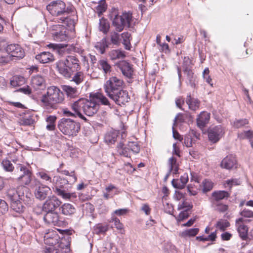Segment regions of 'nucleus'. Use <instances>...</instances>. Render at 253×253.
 <instances>
[{"instance_id":"56","label":"nucleus","mask_w":253,"mask_h":253,"mask_svg":"<svg viewBox=\"0 0 253 253\" xmlns=\"http://www.w3.org/2000/svg\"><path fill=\"white\" fill-rule=\"evenodd\" d=\"M8 210V207L6 202L0 199V214L5 213Z\"/></svg>"},{"instance_id":"52","label":"nucleus","mask_w":253,"mask_h":253,"mask_svg":"<svg viewBox=\"0 0 253 253\" xmlns=\"http://www.w3.org/2000/svg\"><path fill=\"white\" fill-rule=\"evenodd\" d=\"M127 146L129 148V150L134 153H138L140 151V147L137 142H129Z\"/></svg>"},{"instance_id":"43","label":"nucleus","mask_w":253,"mask_h":253,"mask_svg":"<svg viewBox=\"0 0 253 253\" xmlns=\"http://www.w3.org/2000/svg\"><path fill=\"white\" fill-rule=\"evenodd\" d=\"M108 230V225L97 224L93 227V233L97 235L105 233Z\"/></svg>"},{"instance_id":"5","label":"nucleus","mask_w":253,"mask_h":253,"mask_svg":"<svg viewBox=\"0 0 253 253\" xmlns=\"http://www.w3.org/2000/svg\"><path fill=\"white\" fill-rule=\"evenodd\" d=\"M123 84L124 82L121 79L115 76L112 77L104 84L105 91L109 97L122 88Z\"/></svg>"},{"instance_id":"59","label":"nucleus","mask_w":253,"mask_h":253,"mask_svg":"<svg viewBox=\"0 0 253 253\" xmlns=\"http://www.w3.org/2000/svg\"><path fill=\"white\" fill-rule=\"evenodd\" d=\"M106 9V5L104 1H101L96 7V12L99 15L102 14Z\"/></svg>"},{"instance_id":"7","label":"nucleus","mask_w":253,"mask_h":253,"mask_svg":"<svg viewBox=\"0 0 253 253\" xmlns=\"http://www.w3.org/2000/svg\"><path fill=\"white\" fill-rule=\"evenodd\" d=\"M48 11L54 16H65L68 13V8H66L65 2L56 0L51 2L47 6Z\"/></svg>"},{"instance_id":"16","label":"nucleus","mask_w":253,"mask_h":253,"mask_svg":"<svg viewBox=\"0 0 253 253\" xmlns=\"http://www.w3.org/2000/svg\"><path fill=\"white\" fill-rule=\"evenodd\" d=\"M27 189L24 186H20L17 188V190L15 189H10L7 192V196L9 199L19 200L24 201L25 195L24 192Z\"/></svg>"},{"instance_id":"41","label":"nucleus","mask_w":253,"mask_h":253,"mask_svg":"<svg viewBox=\"0 0 253 253\" xmlns=\"http://www.w3.org/2000/svg\"><path fill=\"white\" fill-rule=\"evenodd\" d=\"M168 164L170 171L173 174H176L178 172V166L176 159L173 157H171L169 159Z\"/></svg>"},{"instance_id":"21","label":"nucleus","mask_w":253,"mask_h":253,"mask_svg":"<svg viewBox=\"0 0 253 253\" xmlns=\"http://www.w3.org/2000/svg\"><path fill=\"white\" fill-rule=\"evenodd\" d=\"M221 168L232 169L237 167V163L236 158L232 155H228L224 158L220 163Z\"/></svg>"},{"instance_id":"20","label":"nucleus","mask_w":253,"mask_h":253,"mask_svg":"<svg viewBox=\"0 0 253 253\" xmlns=\"http://www.w3.org/2000/svg\"><path fill=\"white\" fill-rule=\"evenodd\" d=\"M72 110L74 111L77 116L83 120H86V118L82 114V111L84 112V98H80L76 101L71 104Z\"/></svg>"},{"instance_id":"26","label":"nucleus","mask_w":253,"mask_h":253,"mask_svg":"<svg viewBox=\"0 0 253 253\" xmlns=\"http://www.w3.org/2000/svg\"><path fill=\"white\" fill-rule=\"evenodd\" d=\"M210 119V114L207 112H202L197 119V123L200 127H203L208 124Z\"/></svg>"},{"instance_id":"53","label":"nucleus","mask_w":253,"mask_h":253,"mask_svg":"<svg viewBox=\"0 0 253 253\" xmlns=\"http://www.w3.org/2000/svg\"><path fill=\"white\" fill-rule=\"evenodd\" d=\"M3 169L8 171H12L14 169V167L10 161L7 160H3L1 163Z\"/></svg>"},{"instance_id":"54","label":"nucleus","mask_w":253,"mask_h":253,"mask_svg":"<svg viewBox=\"0 0 253 253\" xmlns=\"http://www.w3.org/2000/svg\"><path fill=\"white\" fill-rule=\"evenodd\" d=\"M203 185V191L206 192L210 191L213 188V183L209 180L205 179L202 182Z\"/></svg>"},{"instance_id":"48","label":"nucleus","mask_w":253,"mask_h":253,"mask_svg":"<svg viewBox=\"0 0 253 253\" xmlns=\"http://www.w3.org/2000/svg\"><path fill=\"white\" fill-rule=\"evenodd\" d=\"M199 232L198 228H191L186 230L181 233V236L183 237L195 236Z\"/></svg>"},{"instance_id":"32","label":"nucleus","mask_w":253,"mask_h":253,"mask_svg":"<svg viewBox=\"0 0 253 253\" xmlns=\"http://www.w3.org/2000/svg\"><path fill=\"white\" fill-rule=\"evenodd\" d=\"M122 73L127 78H131L133 74V69L131 66L126 62H123L120 65Z\"/></svg>"},{"instance_id":"6","label":"nucleus","mask_w":253,"mask_h":253,"mask_svg":"<svg viewBox=\"0 0 253 253\" xmlns=\"http://www.w3.org/2000/svg\"><path fill=\"white\" fill-rule=\"evenodd\" d=\"M17 169V180L18 183L24 186L29 185L32 181V173L26 167L19 164L16 168Z\"/></svg>"},{"instance_id":"39","label":"nucleus","mask_w":253,"mask_h":253,"mask_svg":"<svg viewBox=\"0 0 253 253\" xmlns=\"http://www.w3.org/2000/svg\"><path fill=\"white\" fill-rule=\"evenodd\" d=\"M98 68L103 70L105 74L110 73L111 71V66L106 60H100L98 63Z\"/></svg>"},{"instance_id":"46","label":"nucleus","mask_w":253,"mask_h":253,"mask_svg":"<svg viewBox=\"0 0 253 253\" xmlns=\"http://www.w3.org/2000/svg\"><path fill=\"white\" fill-rule=\"evenodd\" d=\"M184 73L186 75L187 78L189 81V84L191 86H193L194 84L195 78L194 74L190 67H186L184 70Z\"/></svg>"},{"instance_id":"10","label":"nucleus","mask_w":253,"mask_h":253,"mask_svg":"<svg viewBox=\"0 0 253 253\" xmlns=\"http://www.w3.org/2000/svg\"><path fill=\"white\" fill-rule=\"evenodd\" d=\"M224 132V129L221 125L210 128L208 130L209 140L213 143H216L223 136Z\"/></svg>"},{"instance_id":"31","label":"nucleus","mask_w":253,"mask_h":253,"mask_svg":"<svg viewBox=\"0 0 253 253\" xmlns=\"http://www.w3.org/2000/svg\"><path fill=\"white\" fill-rule=\"evenodd\" d=\"M186 103L189 108L192 111H196L199 109L200 102L198 99L191 97L190 95L187 96Z\"/></svg>"},{"instance_id":"33","label":"nucleus","mask_w":253,"mask_h":253,"mask_svg":"<svg viewBox=\"0 0 253 253\" xmlns=\"http://www.w3.org/2000/svg\"><path fill=\"white\" fill-rule=\"evenodd\" d=\"M11 201V208L14 211L21 213L24 211V207L22 203V201L17 200L10 199Z\"/></svg>"},{"instance_id":"2","label":"nucleus","mask_w":253,"mask_h":253,"mask_svg":"<svg viewBox=\"0 0 253 253\" xmlns=\"http://www.w3.org/2000/svg\"><path fill=\"white\" fill-rule=\"evenodd\" d=\"M56 65L58 72L66 78L80 70L79 60L74 56H68L65 60H60Z\"/></svg>"},{"instance_id":"11","label":"nucleus","mask_w":253,"mask_h":253,"mask_svg":"<svg viewBox=\"0 0 253 253\" xmlns=\"http://www.w3.org/2000/svg\"><path fill=\"white\" fill-rule=\"evenodd\" d=\"M99 109V104L93 100L91 96L90 99H84V113L87 116H92L96 114Z\"/></svg>"},{"instance_id":"28","label":"nucleus","mask_w":253,"mask_h":253,"mask_svg":"<svg viewBox=\"0 0 253 253\" xmlns=\"http://www.w3.org/2000/svg\"><path fill=\"white\" fill-rule=\"evenodd\" d=\"M54 191L57 195L62 197L63 199L68 200L75 199L77 197L76 193H69L66 191L61 189L56 188Z\"/></svg>"},{"instance_id":"62","label":"nucleus","mask_w":253,"mask_h":253,"mask_svg":"<svg viewBox=\"0 0 253 253\" xmlns=\"http://www.w3.org/2000/svg\"><path fill=\"white\" fill-rule=\"evenodd\" d=\"M171 183L172 186L177 189H182L184 187L183 184L181 182V180L178 179H173Z\"/></svg>"},{"instance_id":"63","label":"nucleus","mask_w":253,"mask_h":253,"mask_svg":"<svg viewBox=\"0 0 253 253\" xmlns=\"http://www.w3.org/2000/svg\"><path fill=\"white\" fill-rule=\"evenodd\" d=\"M240 214L242 216H244L245 217H253V211L248 209H244L242 211H241Z\"/></svg>"},{"instance_id":"8","label":"nucleus","mask_w":253,"mask_h":253,"mask_svg":"<svg viewBox=\"0 0 253 253\" xmlns=\"http://www.w3.org/2000/svg\"><path fill=\"white\" fill-rule=\"evenodd\" d=\"M50 31L54 40L57 42L65 41L68 39L66 29L64 25H53L50 27Z\"/></svg>"},{"instance_id":"13","label":"nucleus","mask_w":253,"mask_h":253,"mask_svg":"<svg viewBox=\"0 0 253 253\" xmlns=\"http://www.w3.org/2000/svg\"><path fill=\"white\" fill-rule=\"evenodd\" d=\"M192 205L188 202L179 203L178 205V210H182L178 216L176 217L178 222H180L189 216V211L192 208Z\"/></svg>"},{"instance_id":"64","label":"nucleus","mask_w":253,"mask_h":253,"mask_svg":"<svg viewBox=\"0 0 253 253\" xmlns=\"http://www.w3.org/2000/svg\"><path fill=\"white\" fill-rule=\"evenodd\" d=\"M119 35L116 33H113L111 35V41L113 44H118L119 42Z\"/></svg>"},{"instance_id":"3","label":"nucleus","mask_w":253,"mask_h":253,"mask_svg":"<svg viewBox=\"0 0 253 253\" xmlns=\"http://www.w3.org/2000/svg\"><path fill=\"white\" fill-rule=\"evenodd\" d=\"M58 127L64 135L73 137L76 136L80 132L81 124L72 119L63 118L58 122Z\"/></svg>"},{"instance_id":"24","label":"nucleus","mask_w":253,"mask_h":253,"mask_svg":"<svg viewBox=\"0 0 253 253\" xmlns=\"http://www.w3.org/2000/svg\"><path fill=\"white\" fill-rule=\"evenodd\" d=\"M229 196V194L225 191H214L212 194L211 198V203L220 202V201L227 198Z\"/></svg>"},{"instance_id":"34","label":"nucleus","mask_w":253,"mask_h":253,"mask_svg":"<svg viewBox=\"0 0 253 253\" xmlns=\"http://www.w3.org/2000/svg\"><path fill=\"white\" fill-rule=\"evenodd\" d=\"M60 20L70 28L75 27L77 21V17L75 15L72 17L68 16V14L60 18Z\"/></svg>"},{"instance_id":"60","label":"nucleus","mask_w":253,"mask_h":253,"mask_svg":"<svg viewBox=\"0 0 253 253\" xmlns=\"http://www.w3.org/2000/svg\"><path fill=\"white\" fill-rule=\"evenodd\" d=\"M248 124V121L247 119L238 120L234 122V126L236 128H240L244 125Z\"/></svg>"},{"instance_id":"57","label":"nucleus","mask_w":253,"mask_h":253,"mask_svg":"<svg viewBox=\"0 0 253 253\" xmlns=\"http://www.w3.org/2000/svg\"><path fill=\"white\" fill-rule=\"evenodd\" d=\"M210 71L208 68H206L204 70L203 73V76L204 79L205 80L206 82L209 84L211 86H212V79L209 76Z\"/></svg>"},{"instance_id":"30","label":"nucleus","mask_w":253,"mask_h":253,"mask_svg":"<svg viewBox=\"0 0 253 253\" xmlns=\"http://www.w3.org/2000/svg\"><path fill=\"white\" fill-rule=\"evenodd\" d=\"M62 89L66 93L68 97L70 98H75L79 94V91L76 87H73L68 85H63L62 86Z\"/></svg>"},{"instance_id":"19","label":"nucleus","mask_w":253,"mask_h":253,"mask_svg":"<svg viewBox=\"0 0 253 253\" xmlns=\"http://www.w3.org/2000/svg\"><path fill=\"white\" fill-rule=\"evenodd\" d=\"M249 220L244 219L241 217L236 220V226L241 238L243 240L246 239L248 235V228L245 223Z\"/></svg>"},{"instance_id":"36","label":"nucleus","mask_w":253,"mask_h":253,"mask_svg":"<svg viewBox=\"0 0 253 253\" xmlns=\"http://www.w3.org/2000/svg\"><path fill=\"white\" fill-rule=\"evenodd\" d=\"M25 83V79L21 76H13L10 81V85L13 87H16L23 85Z\"/></svg>"},{"instance_id":"58","label":"nucleus","mask_w":253,"mask_h":253,"mask_svg":"<svg viewBox=\"0 0 253 253\" xmlns=\"http://www.w3.org/2000/svg\"><path fill=\"white\" fill-rule=\"evenodd\" d=\"M45 253H62L59 246L50 247L46 249Z\"/></svg>"},{"instance_id":"4","label":"nucleus","mask_w":253,"mask_h":253,"mask_svg":"<svg viewBox=\"0 0 253 253\" xmlns=\"http://www.w3.org/2000/svg\"><path fill=\"white\" fill-rule=\"evenodd\" d=\"M113 26L118 32H121L126 25L129 26L132 20V13L129 12H124L122 15H118L117 11L114 10L111 14Z\"/></svg>"},{"instance_id":"45","label":"nucleus","mask_w":253,"mask_h":253,"mask_svg":"<svg viewBox=\"0 0 253 253\" xmlns=\"http://www.w3.org/2000/svg\"><path fill=\"white\" fill-rule=\"evenodd\" d=\"M95 48L99 50L100 53L103 54L105 49L108 47L106 39H102L100 42H97L95 45Z\"/></svg>"},{"instance_id":"35","label":"nucleus","mask_w":253,"mask_h":253,"mask_svg":"<svg viewBox=\"0 0 253 253\" xmlns=\"http://www.w3.org/2000/svg\"><path fill=\"white\" fill-rule=\"evenodd\" d=\"M118 131L116 130H111L108 132L105 136V141L108 144H113L117 139L118 135Z\"/></svg>"},{"instance_id":"49","label":"nucleus","mask_w":253,"mask_h":253,"mask_svg":"<svg viewBox=\"0 0 253 253\" xmlns=\"http://www.w3.org/2000/svg\"><path fill=\"white\" fill-rule=\"evenodd\" d=\"M173 198L174 200L178 201H181V202H180L181 203L184 202H187L185 197V194L179 191H175L173 195Z\"/></svg>"},{"instance_id":"50","label":"nucleus","mask_w":253,"mask_h":253,"mask_svg":"<svg viewBox=\"0 0 253 253\" xmlns=\"http://www.w3.org/2000/svg\"><path fill=\"white\" fill-rule=\"evenodd\" d=\"M84 75L83 72L77 71L72 79V81L77 84H80L84 80Z\"/></svg>"},{"instance_id":"14","label":"nucleus","mask_w":253,"mask_h":253,"mask_svg":"<svg viewBox=\"0 0 253 253\" xmlns=\"http://www.w3.org/2000/svg\"><path fill=\"white\" fill-rule=\"evenodd\" d=\"M61 204V202L58 198L52 196L49 198L43 204L42 210L45 212L55 211V210L59 207Z\"/></svg>"},{"instance_id":"37","label":"nucleus","mask_w":253,"mask_h":253,"mask_svg":"<svg viewBox=\"0 0 253 253\" xmlns=\"http://www.w3.org/2000/svg\"><path fill=\"white\" fill-rule=\"evenodd\" d=\"M110 59L112 60L123 59L125 57V52L120 49L112 50L109 53Z\"/></svg>"},{"instance_id":"12","label":"nucleus","mask_w":253,"mask_h":253,"mask_svg":"<svg viewBox=\"0 0 253 253\" xmlns=\"http://www.w3.org/2000/svg\"><path fill=\"white\" fill-rule=\"evenodd\" d=\"M109 97L118 105L125 104L128 102L129 100L128 92L122 88L117 91V92L112 94Z\"/></svg>"},{"instance_id":"15","label":"nucleus","mask_w":253,"mask_h":253,"mask_svg":"<svg viewBox=\"0 0 253 253\" xmlns=\"http://www.w3.org/2000/svg\"><path fill=\"white\" fill-rule=\"evenodd\" d=\"M6 51L11 57L21 59L24 57L25 52L22 48L18 44H10L7 46Z\"/></svg>"},{"instance_id":"9","label":"nucleus","mask_w":253,"mask_h":253,"mask_svg":"<svg viewBox=\"0 0 253 253\" xmlns=\"http://www.w3.org/2000/svg\"><path fill=\"white\" fill-rule=\"evenodd\" d=\"M34 182L35 185L38 186L35 190V195L37 199L43 200L51 193V190L49 187L41 184L40 181L36 179L34 180Z\"/></svg>"},{"instance_id":"40","label":"nucleus","mask_w":253,"mask_h":253,"mask_svg":"<svg viewBox=\"0 0 253 253\" xmlns=\"http://www.w3.org/2000/svg\"><path fill=\"white\" fill-rule=\"evenodd\" d=\"M121 36L123 40V43L124 45L125 48L127 50H130L131 47L130 44V34L127 32H124L122 34Z\"/></svg>"},{"instance_id":"17","label":"nucleus","mask_w":253,"mask_h":253,"mask_svg":"<svg viewBox=\"0 0 253 253\" xmlns=\"http://www.w3.org/2000/svg\"><path fill=\"white\" fill-rule=\"evenodd\" d=\"M60 238L56 231L49 230L44 236V244L51 247L58 246Z\"/></svg>"},{"instance_id":"22","label":"nucleus","mask_w":253,"mask_h":253,"mask_svg":"<svg viewBox=\"0 0 253 253\" xmlns=\"http://www.w3.org/2000/svg\"><path fill=\"white\" fill-rule=\"evenodd\" d=\"M31 85L35 90L43 89L45 88V81L42 76H35L31 79Z\"/></svg>"},{"instance_id":"44","label":"nucleus","mask_w":253,"mask_h":253,"mask_svg":"<svg viewBox=\"0 0 253 253\" xmlns=\"http://www.w3.org/2000/svg\"><path fill=\"white\" fill-rule=\"evenodd\" d=\"M109 24L106 19L102 18L100 19L99 29L100 31L104 33H107L109 30Z\"/></svg>"},{"instance_id":"29","label":"nucleus","mask_w":253,"mask_h":253,"mask_svg":"<svg viewBox=\"0 0 253 253\" xmlns=\"http://www.w3.org/2000/svg\"><path fill=\"white\" fill-rule=\"evenodd\" d=\"M92 97H93V100L98 104L99 103H100L101 104L108 106L110 108H111V105L108 98L102 93H95L92 95Z\"/></svg>"},{"instance_id":"27","label":"nucleus","mask_w":253,"mask_h":253,"mask_svg":"<svg viewBox=\"0 0 253 253\" xmlns=\"http://www.w3.org/2000/svg\"><path fill=\"white\" fill-rule=\"evenodd\" d=\"M52 183L54 185L53 190L56 188H63L64 186L68 184V181L66 178H62L60 176H54L52 178Z\"/></svg>"},{"instance_id":"38","label":"nucleus","mask_w":253,"mask_h":253,"mask_svg":"<svg viewBox=\"0 0 253 253\" xmlns=\"http://www.w3.org/2000/svg\"><path fill=\"white\" fill-rule=\"evenodd\" d=\"M238 137L241 139H248L249 140L251 147L253 148V131L248 130L238 133Z\"/></svg>"},{"instance_id":"25","label":"nucleus","mask_w":253,"mask_h":253,"mask_svg":"<svg viewBox=\"0 0 253 253\" xmlns=\"http://www.w3.org/2000/svg\"><path fill=\"white\" fill-rule=\"evenodd\" d=\"M59 210L64 215L70 216L76 211V209L73 205L69 203H65L59 208Z\"/></svg>"},{"instance_id":"1","label":"nucleus","mask_w":253,"mask_h":253,"mask_svg":"<svg viewBox=\"0 0 253 253\" xmlns=\"http://www.w3.org/2000/svg\"><path fill=\"white\" fill-rule=\"evenodd\" d=\"M64 100V94L56 86H52L47 88L46 93L41 99V105L47 110L54 109L56 105Z\"/></svg>"},{"instance_id":"51","label":"nucleus","mask_w":253,"mask_h":253,"mask_svg":"<svg viewBox=\"0 0 253 253\" xmlns=\"http://www.w3.org/2000/svg\"><path fill=\"white\" fill-rule=\"evenodd\" d=\"M229 226V222L226 220L220 219L217 222L215 227L221 230H224Z\"/></svg>"},{"instance_id":"47","label":"nucleus","mask_w":253,"mask_h":253,"mask_svg":"<svg viewBox=\"0 0 253 253\" xmlns=\"http://www.w3.org/2000/svg\"><path fill=\"white\" fill-rule=\"evenodd\" d=\"M211 206L215 210L221 212H225L228 210V206L221 202L212 203Z\"/></svg>"},{"instance_id":"61","label":"nucleus","mask_w":253,"mask_h":253,"mask_svg":"<svg viewBox=\"0 0 253 253\" xmlns=\"http://www.w3.org/2000/svg\"><path fill=\"white\" fill-rule=\"evenodd\" d=\"M38 175L43 180L45 181H49L50 182H52V180L51 177L49 176L48 174L45 173L44 171H41L38 173Z\"/></svg>"},{"instance_id":"55","label":"nucleus","mask_w":253,"mask_h":253,"mask_svg":"<svg viewBox=\"0 0 253 253\" xmlns=\"http://www.w3.org/2000/svg\"><path fill=\"white\" fill-rule=\"evenodd\" d=\"M112 217L111 221L114 223V225L118 230H120L121 231H122L124 228L123 224L120 222V220L117 217H114L113 214H112Z\"/></svg>"},{"instance_id":"23","label":"nucleus","mask_w":253,"mask_h":253,"mask_svg":"<svg viewBox=\"0 0 253 253\" xmlns=\"http://www.w3.org/2000/svg\"><path fill=\"white\" fill-rule=\"evenodd\" d=\"M35 58L38 61L42 64L48 63L54 60L53 54L49 52L46 51L42 52L37 55Z\"/></svg>"},{"instance_id":"42","label":"nucleus","mask_w":253,"mask_h":253,"mask_svg":"<svg viewBox=\"0 0 253 253\" xmlns=\"http://www.w3.org/2000/svg\"><path fill=\"white\" fill-rule=\"evenodd\" d=\"M117 149L120 155H123L126 157H130L129 148L128 146L127 148L124 147V144L122 142L120 143L117 146Z\"/></svg>"},{"instance_id":"18","label":"nucleus","mask_w":253,"mask_h":253,"mask_svg":"<svg viewBox=\"0 0 253 253\" xmlns=\"http://www.w3.org/2000/svg\"><path fill=\"white\" fill-rule=\"evenodd\" d=\"M43 216L44 221L47 224L60 226L62 221L59 219V215L57 212L48 211Z\"/></svg>"}]
</instances>
